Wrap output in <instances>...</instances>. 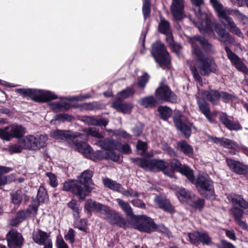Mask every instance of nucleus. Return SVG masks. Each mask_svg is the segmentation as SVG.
<instances>
[{"instance_id":"nucleus-1","label":"nucleus","mask_w":248,"mask_h":248,"mask_svg":"<svg viewBox=\"0 0 248 248\" xmlns=\"http://www.w3.org/2000/svg\"><path fill=\"white\" fill-rule=\"evenodd\" d=\"M189 42L191 45L192 53L195 61V67L192 68L191 71L195 80L200 82L201 77L198 71L202 75H207L211 72L216 71L217 66L213 60L204 56L199 47L202 46L206 50L209 51L211 50L212 46L207 40L200 37L191 38Z\"/></svg>"},{"instance_id":"nucleus-2","label":"nucleus","mask_w":248,"mask_h":248,"mask_svg":"<svg viewBox=\"0 0 248 248\" xmlns=\"http://www.w3.org/2000/svg\"><path fill=\"white\" fill-rule=\"evenodd\" d=\"M210 0L217 13L220 21L225 25H227V28L230 29L231 31L236 34L239 37H242L243 34L241 31L237 28L235 24L229 17V15L232 13L231 11L228 8H224L217 0Z\"/></svg>"},{"instance_id":"nucleus-3","label":"nucleus","mask_w":248,"mask_h":248,"mask_svg":"<svg viewBox=\"0 0 248 248\" xmlns=\"http://www.w3.org/2000/svg\"><path fill=\"white\" fill-rule=\"evenodd\" d=\"M75 148L78 150L87 158H90L93 160L97 158H109L114 161H118L119 159V156L115 154L111 150L104 149L106 151V155H101V152L98 151L94 153L93 152L91 147L85 142H77L75 141L73 143Z\"/></svg>"},{"instance_id":"nucleus-4","label":"nucleus","mask_w":248,"mask_h":248,"mask_svg":"<svg viewBox=\"0 0 248 248\" xmlns=\"http://www.w3.org/2000/svg\"><path fill=\"white\" fill-rule=\"evenodd\" d=\"M132 160L133 162H135L145 170L152 171L162 170L166 175H168L170 177H173L174 176L173 171L167 169L169 164L163 160H158L156 159L148 160L139 158H133Z\"/></svg>"},{"instance_id":"nucleus-5","label":"nucleus","mask_w":248,"mask_h":248,"mask_svg":"<svg viewBox=\"0 0 248 248\" xmlns=\"http://www.w3.org/2000/svg\"><path fill=\"white\" fill-rule=\"evenodd\" d=\"M193 183L202 194L211 200L215 199L212 182L207 174L200 173Z\"/></svg>"},{"instance_id":"nucleus-6","label":"nucleus","mask_w":248,"mask_h":248,"mask_svg":"<svg viewBox=\"0 0 248 248\" xmlns=\"http://www.w3.org/2000/svg\"><path fill=\"white\" fill-rule=\"evenodd\" d=\"M152 54L155 61L160 65H168L170 63V56L161 42H156L153 44Z\"/></svg>"},{"instance_id":"nucleus-7","label":"nucleus","mask_w":248,"mask_h":248,"mask_svg":"<svg viewBox=\"0 0 248 248\" xmlns=\"http://www.w3.org/2000/svg\"><path fill=\"white\" fill-rule=\"evenodd\" d=\"M24 146L26 149L36 150L44 147L46 145L47 137L45 135H28L23 137Z\"/></svg>"},{"instance_id":"nucleus-8","label":"nucleus","mask_w":248,"mask_h":248,"mask_svg":"<svg viewBox=\"0 0 248 248\" xmlns=\"http://www.w3.org/2000/svg\"><path fill=\"white\" fill-rule=\"evenodd\" d=\"M25 132V128L21 125L12 124L0 129V138L3 140H9L13 138L21 137Z\"/></svg>"},{"instance_id":"nucleus-9","label":"nucleus","mask_w":248,"mask_h":248,"mask_svg":"<svg viewBox=\"0 0 248 248\" xmlns=\"http://www.w3.org/2000/svg\"><path fill=\"white\" fill-rule=\"evenodd\" d=\"M196 20L194 24L198 28L201 32L209 33L211 31V21L207 14L202 12L198 8V11L196 13Z\"/></svg>"},{"instance_id":"nucleus-10","label":"nucleus","mask_w":248,"mask_h":248,"mask_svg":"<svg viewBox=\"0 0 248 248\" xmlns=\"http://www.w3.org/2000/svg\"><path fill=\"white\" fill-rule=\"evenodd\" d=\"M155 97L158 103L170 102L176 103V95L166 85H160L155 91Z\"/></svg>"},{"instance_id":"nucleus-11","label":"nucleus","mask_w":248,"mask_h":248,"mask_svg":"<svg viewBox=\"0 0 248 248\" xmlns=\"http://www.w3.org/2000/svg\"><path fill=\"white\" fill-rule=\"evenodd\" d=\"M136 219V228L140 231L151 232L156 230L157 225L151 218L143 215L138 217Z\"/></svg>"},{"instance_id":"nucleus-12","label":"nucleus","mask_w":248,"mask_h":248,"mask_svg":"<svg viewBox=\"0 0 248 248\" xmlns=\"http://www.w3.org/2000/svg\"><path fill=\"white\" fill-rule=\"evenodd\" d=\"M96 144L102 149L108 150L117 149L120 152L125 154H129L131 152L129 145L127 144L123 145L119 143L117 144L114 141L108 139L99 140Z\"/></svg>"},{"instance_id":"nucleus-13","label":"nucleus","mask_w":248,"mask_h":248,"mask_svg":"<svg viewBox=\"0 0 248 248\" xmlns=\"http://www.w3.org/2000/svg\"><path fill=\"white\" fill-rule=\"evenodd\" d=\"M8 246L10 248H21L24 238L16 230L12 229L6 235Z\"/></svg>"},{"instance_id":"nucleus-14","label":"nucleus","mask_w":248,"mask_h":248,"mask_svg":"<svg viewBox=\"0 0 248 248\" xmlns=\"http://www.w3.org/2000/svg\"><path fill=\"white\" fill-rule=\"evenodd\" d=\"M93 172L90 170H85L78 177L79 185L81 186L82 191H87L85 194V197L89 195L93 189L92 185V177Z\"/></svg>"},{"instance_id":"nucleus-15","label":"nucleus","mask_w":248,"mask_h":248,"mask_svg":"<svg viewBox=\"0 0 248 248\" xmlns=\"http://www.w3.org/2000/svg\"><path fill=\"white\" fill-rule=\"evenodd\" d=\"M102 215H104L105 219L110 224H117L120 226H123L124 224V220L117 212L110 210L106 206Z\"/></svg>"},{"instance_id":"nucleus-16","label":"nucleus","mask_w":248,"mask_h":248,"mask_svg":"<svg viewBox=\"0 0 248 248\" xmlns=\"http://www.w3.org/2000/svg\"><path fill=\"white\" fill-rule=\"evenodd\" d=\"M63 189L66 191H70L77 195L79 198L84 199L87 191H82L81 185H79L78 181L71 180L65 182L63 184Z\"/></svg>"},{"instance_id":"nucleus-17","label":"nucleus","mask_w":248,"mask_h":248,"mask_svg":"<svg viewBox=\"0 0 248 248\" xmlns=\"http://www.w3.org/2000/svg\"><path fill=\"white\" fill-rule=\"evenodd\" d=\"M31 97L37 102H45L48 100L54 99L57 98V96L50 91L32 89Z\"/></svg>"},{"instance_id":"nucleus-18","label":"nucleus","mask_w":248,"mask_h":248,"mask_svg":"<svg viewBox=\"0 0 248 248\" xmlns=\"http://www.w3.org/2000/svg\"><path fill=\"white\" fill-rule=\"evenodd\" d=\"M226 163L230 170L238 174H245L248 173V167L241 162L227 158Z\"/></svg>"},{"instance_id":"nucleus-19","label":"nucleus","mask_w":248,"mask_h":248,"mask_svg":"<svg viewBox=\"0 0 248 248\" xmlns=\"http://www.w3.org/2000/svg\"><path fill=\"white\" fill-rule=\"evenodd\" d=\"M173 121L176 127L180 130L186 137H188L190 136L192 127L193 125L190 123L184 124L182 122L180 119V113L176 114L173 117Z\"/></svg>"},{"instance_id":"nucleus-20","label":"nucleus","mask_w":248,"mask_h":248,"mask_svg":"<svg viewBox=\"0 0 248 248\" xmlns=\"http://www.w3.org/2000/svg\"><path fill=\"white\" fill-rule=\"evenodd\" d=\"M170 11L174 19L181 20L186 17L184 12V3H171Z\"/></svg>"},{"instance_id":"nucleus-21","label":"nucleus","mask_w":248,"mask_h":248,"mask_svg":"<svg viewBox=\"0 0 248 248\" xmlns=\"http://www.w3.org/2000/svg\"><path fill=\"white\" fill-rule=\"evenodd\" d=\"M225 50L227 54V56L229 60L235 65V67L239 71L245 73L248 72V70L244 63L241 61L239 57L234 54L230 48L226 46Z\"/></svg>"},{"instance_id":"nucleus-22","label":"nucleus","mask_w":248,"mask_h":248,"mask_svg":"<svg viewBox=\"0 0 248 248\" xmlns=\"http://www.w3.org/2000/svg\"><path fill=\"white\" fill-rule=\"evenodd\" d=\"M176 195L179 201L182 203H190L191 200L194 198V195L184 188L176 187L175 189Z\"/></svg>"},{"instance_id":"nucleus-23","label":"nucleus","mask_w":248,"mask_h":248,"mask_svg":"<svg viewBox=\"0 0 248 248\" xmlns=\"http://www.w3.org/2000/svg\"><path fill=\"white\" fill-rule=\"evenodd\" d=\"M13 170L12 168L0 166V185L4 186L15 179L14 175L12 174L9 176L4 175Z\"/></svg>"},{"instance_id":"nucleus-24","label":"nucleus","mask_w":248,"mask_h":248,"mask_svg":"<svg viewBox=\"0 0 248 248\" xmlns=\"http://www.w3.org/2000/svg\"><path fill=\"white\" fill-rule=\"evenodd\" d=\"M106 206L92 199H88L85 204V209L88 212L95 211L102 214Z\"/></svg>"},{"instance_id":"nucleus-25","label":"nucleus","mask_w":248,"mask_h":248,"mask_svg":"<svg viewBox=\"0 0 248 248\" xmlns=\"http://www.w3.org/2000/svg\"><path fill=\"white\" fill-rule=\"evenodd\" d=\"M227 198L230 202L233 204L239 203L242 208L244 209L245 214L248 215V202L239 195L233 193L227 195Z\"/></svg>"},{"instance_id":"nucleus-26","label":"nucleus","mask_w":248,"mask_h":248,"mask_svg":"<svg viewBox=\"0 0 248 248\" xmlns=\"http://www.w3.org/2000/svg\"><path fill=\"white\" fill-rule=\"evenodd\" d=\"M154 201L158 207L164 211L172 213L174 212V208L167 199L160 197H156Z\"/></svg>"},{"instance_id":"nucleus-27","label":"nucleus","mask_w":248,"mask_h":248,"mask_svg":"<svg viewBox=\"0 0 248 248\" xmlns=\"http://www.w3.org/2000/svg\"><path fill=\"white\" fill-rule=\"evenodd\" d=\"M49 235L41 230L34 231L32 234V239L34 242L39 245H44L48 241Z\"/></svg>"},{"instance_id":"nucleus-28","label":"nucleus","mask_w":248,"mask_h":248,"mask_svg":"<svg viewBox=\"0 0 248 248\" xmlns=\"http://www.w3.org/2000/svg\"><path fill=\"white\" fill-rule=\"evenodd\" d=\"M212 140L216 143L225 148L235 149L238 147V144L235 141L226 138H212Z\"/></svg>"},{"instance_id":"nucleus-29","label":"nucleus","mask_w":248,"mask_h":248,"mask_svg":"<svg viewBox=\"0 0 248 248\" xmlns=\"http://www.w3.org/2000/svg\"><path fill=\"white\" fill-rule=\"evenodd\" d=\"M219 120L227 128L231 130H238L242 129V127L239 124L230 121L225 113L222 114L219 116Z\"/></svg>"},{"instance_id":"nucleus-30","label":"nucleus","mask_w":248,"mask_h":248,"mask_svg":"<svg viewBox=\"0 0 248 248\" xmlns=\"http://www.w3.org/2000/svg\"><path fill=\"white\" fill-rule=\"evenodd\" d=\"M202 95L203 98L209 100L214 104L217 103L220 97V94L217 91L213 90L202 92Z\"/></svg>"},{"instance_id":"nucleus-31","label":"nucleus","mask_w":248,"mask_h":248,"mask_svg":"<svg viewBox=\"0 0 248 248\" xmlns=\"http://www.w3.org/2000/svg\"><path fill=\"white\" fill-rule=\"evenodd\" d=\"M85 122L89 125L106 126L108 124V120L106 119H97L93 117L87 116L85 117Z\"/></svg>"},{"instance_id":"nucleus-32","label":"nucleus","mask_w":248,"mask_h":248,"mask_svg":"<svg viewBox=\"0 0 248 248\" xmlns=\"http://www.w3.org/2000/svg\"><path fill=\"white\" fill-rule=\"evenodd\" d=\"M103 184L106 187H108L110 189L116 191L119 193L122 191L123 187L122 186L109 178H106L103 180Z\"/></svg>"},{"instance_id":"nucleus-33","label":"nucleus","mask_w":248,"mask_h":248,"mask_svg":"<svg viewBox=\"0 0 248 248\" xmlns=\"http://www.w3.org/2000/svg\"><path fill=\"white\" fill-rule=\"evenodd\" d=\"M50 136L56 140H64L69 139L71 135L69 131L55 130L50 132Z\"/></svg>"},{"instance_id":"nucleus-34","label":"nucleus","mask_w":248,"mask_h":248,"mask_svg":"<svg viewBox=\"0 0 248 248\" xmlns=\"http://www.w3.org/2000/svg\"><path fill=\"white\" fill-rule=\"evenodd\" d=\"M24 140L23 138L18 140L16 144H12L9 145L8 151L10 154L18 153L21 152L23 149H26L24 146Z\"/></svg>"},{"instance_id":"nucleus-35","label":"nucleus","mask_w":248,"mask_h":248,"mask_svg":"<svg viewBox=\"0 0 248 248\" xmlns=\"http://www.w3.org/2000/svg\"><path fill=\"white\" fill-rule=\"evenodd\" d=\"M116 201L127 216L135 218L132 208L128 202H125L120 199H117Z\"/></svg>"},{"instance_id":"nucleus-36","label":"nucleus","mask_w":248,"mask_h":248,"mask_svg":"<svg viewBox=\"0 0 248 248\" xmlns=\"http://www.w3.org/2000/svg\"><path fill=\"white\" fill-rule=\"evenodd\" d=\"M157 110L159 117L164 120H167L172 114L171 109L166 106H159Z\"/></svg>"},{"instance_id":"nucleus-37","label":"nucleus","mask_w":248,"mask_h":248,"mask_svg":"<svg viewBox=\"0 0 248 248\" xmlns=\"http://www.w3.org/2000/svg\"><path fill=\"white\" fill-rule=\"evenodd\" d=\"M158 102L153 96H148L142 98L140 101V104L145 108H152L155 106Z\"/></svg>"},{"instance_id":"nucleus-38","label":"nucleus","mask_w":248,"mask_h":248,"mask_svg":"<svg viewBox=\"0 0 248 248\" xmlns=\"http://www.w3.org/2000/svg\"><path fill=\"white\" fill-rule=\"evenodd\" d=\"M112 106L118 111L124 113H128L132 109V106L131 105L118 102H114Z\"/></svg>"},{"instance_id":"nucleus-39","label":"nucleus","mask_w":248,"mask_h":248,"mask_svg":"<svg viewBox=\"0 0 248 248\" xmlns=\"http://www.w3.org/2000/svg\"><path fill=\"white\" fill-rule=\"evenodd\" d=\"M178 146L180 150L186 155L189 156L193 155V149L186 142L184 141H180L178 143Z\"/></svg>"},{"instance_id":"nucleus-40","label":"nucleus","mask_w":248,"mask_h":248,"mask_svg":"<svg viewBox=\"0 0 248 248\" xmlns=\"http://www.w3.org/2000/svg\"><path fill=\"white\" fill-rule=\"evenodd\" d=\"M183 175L186 177L192 183L195 182L193 170L188 167L183 166L179 171Z\"/></svg>"},{"instance_id":"nucleus-41","label":"nucleus","mask_w":248,"mask_h":248,"mask_svg":"<svg viewBox=\"0 0 248 248\" xmlns=\"http://www.w3.org/2000/svg\"><path fill=\"white\" fill-rule=\"evenodd\" d=\"M158 30L163 34L170 33L171 30L169 22L165 19H161L158 25Z\"/></svg>"},{"instance_id":"nucleus-42","label":"nucleus","mask_w":248,"mask_h":248,"mask_svg":"<svg viewBox=\"0 0 248 248\" xmlns=\"http://www.w3.org/2000/svg\"><path fill=\"white\" fill-rule=\"evenodd\" d=\"M215 31L219 36L220 41L224 43L230 41L229 34L225 29H220L218 26H216Z\"/></svg>"},{"instance_id":"nucleus-43","label":"nucleus","mask_w":248,"mask_h":248,"mask_svg":"<svg viewBox=\"0 0 248 248\" xmlns=\"http://www.w3.org/2000/svg\"><path fill=\"white\" fill-rule=\"evenodd\" d=\"M231 203L233 205V207L231 210V213L234 217L235 220L237 218H241L243 216V214L245 213L244 212V209L242 208V209H241L238 208V206L241 207L239 203L233 204L232 202Z\"/></svg>"},{"instance_id":"nucleus-44","label":"nucleus","mask_w":248,"mask_h":248,"mask_svg":"<svg viewBox=\"0 0 248 248\" xmlns=\"http://www.w3.org/2000/svg\"><path fill=\"white\" fill-rule=\"evenodd\" d=\"M197 101L200 110L209 121H211V119L209 115L210 109L208 105L204 102L201 103L199 100Z\"/></svg>"},{"instance_id":"nucleus-45","label":"nucleus","mask_w":248,"mask_h":248,"mask_svg":"<svg viewBox=\"0 0 248 248\" xmlns=\"http://www.w3.org/2000/svg\"><path fill=\"white\" fill-rule=\"evenodd\" d=\"M53 109L57 111V110H64L69 108V105L64 100H61L59 102H54L51 105Z\"/></svg>"},{"instance_id":"nucleus-46","label":"nucleus","mask_w":248,"mask_h":248,"mask_svg":"<svg viewBox=\"0 0 248 248\" xmlns=\"http://www.w3.org/2000/svg\"><path fill=\"white\" fill-rule=\"evenodd\" d=\"M188 204L194 208L201 209L203 206L204 201L196 198L194 195V198L191 200L190 203H189Z\"/></svg>"},{"instance_id":"nucleus-47","label":"nucleus","mask_w":248,"mask_h":248,"mask_svg":"<svg viewBox=\"0 0 248 248\" xmlns=\"http://www.w3.org/2000/svg\"><path fill=\"white\" fill-rule=\"evenodd\" d=\"M23 194L20 192H16L11 194L12 202L13 204L19 205L23 199Z\"/></svg>"},{"instance_id":"nucleus-48","label":"nucleus","mask_w":248,"mask_h":248,"mask_svg":"<svg viewBox=\"0 0 248 248\" xmlns=\"http://www.w3.org/2000/svg\"><path fill=\"white\" fill-rule=\"evenodd\" d=\"M134 91L132 88H128L119 93L117 94V98L119 99H124L133 94Z\"/></svg>"},{"instance_id":"nucleus-49","label":"nucleus","mask_w":248,"mask_h":248,"mask_svg":"<svg viewBox=\"0 0 248 248\" xmlns=\"http://www.w3.org/2000/svg\"><path fill=\"white\" fill-rule=\"evenodd\" d=\"M200 234L201 233L198 232L188 233L187 235L189 238V241L192 244L197 245L199 243Z\"/></svg>"},{"instance_id":"nucleus-50","label":"nucleus","mask_w":248,"mask_h":248,"mask_svg":"<svg viewBox=\"0 0 248 248\" xmlns=\"http://www.w3.org/2000/svg\"><path fill=\"white\" fill-rule=\"evenodd\" d=\"M143 14L145 18L150 14V7L149 0H144L142 7Z\"/></svg>"},{"instance_id":"nucleus-51","label":"nucleus","mask_w":248,"mask_h":248,"mask_svg":"<svg viewBox=\"0 0 248 248\" xmlns=\"http://www.w3.org/2000/svg\"><path fill=\"white\" fill-rule=\"evenodd\" d=\"M84 131L88 135H91L97 138H101L102 137L101 134L95 128L85 129Z\"/></svg>"},{"instance_id":"nucleus-52","label":"nucleus","mask_w":248,"mask_h":248,"mask_svg":"<svg viewBox=\"0 0 248 248\" xmlns=\"http://www.w3.org/2000/svg\"><path fill=\"white\" fill-rule=\"evenodd\" d=\"M199 242L202 243L203 245H209L211 243V240L207 234L201 233L199 239Z\"/></svg>"},{"instance_id":"nucleus-53","label":"nucleus","mask_w":248,"mask_h":248,"mask_svg":"<svg viewBox=\"0 0 248 248\" xmlns=\"http://www.w3.org/2000/svg\"><path fill=\"white\" fill-rule=\"evenodd\" d=\"M46 176L49 180V183L51 186L56 187L58 185V181L55 175L51 172H47Z\"/></svg>"},{"instance_id":"nucleus-54","label":"nucleus","mask_w":248,"mask_h":248,"mask_svg":"<svg viewBox=\"0 0 248 248\" xmlns=\"http://www.w3.org/2000/svg\"><path fill=\"white\" fill-rule=\"evenodd\" d=\"M220 97L225 102H229L231 101H233L236 99V97L235 96L226 93H222L220 94Z\"/></svg>"},{"instance_id":"nucleus-55","label":"nucleus","mask_w":248,"mask_h":248,"mask_svg":"<svg viewBox=\"0 0 248 248\" xmlns=\"http://www.w3.org/2000/svg\"><path fill=\"white\" fill-rule=\"evenodd\" d=\"M31 212L30 209H27V210L21 211L18 212L17 216L18 217V218L21 220V221H23L24 219H25L28 217H29L31 214Z\"/></svg>"},{"instance_id":"nucleus-56","label":"nucleus","mask_w":248,"mask_h":248,"mask_svg":"<svg viewBox=\"0 0 248 248\" xmlns=\"http://www.w3.org/2000/svg\"><path fill=\"white\" fill-rule=\"evenodd\" d=\"M234 15L244 24L248 23V17L238 11L234 12Z\"/></svg>"},{"instance_id":"nucleus-57","label":"nucleus","mask_w":248,"mask_h":248,"mask_svg":"<svg viewBox=\"0 0 248 248\" xmlns=\"http://www.w3.org/2000/svg\"><path fill=\"white\" fill-rule=\"evenodd\" d=\"M64 237L66 240L69 241L71 243H73L75 241L74 231L72 229H69Z\"/></svg>"},{"instance_id":"nucleus-58","label":"nucleus","mask_w":248,"mask_h":248,"mask_svg":"<svg viewBox=\"0 0 248 248\" xmlns=\"http://www.w3.org/2000/svg\"><path fill=\"white\" fill-rule=\"evenodd\" d=\"M149 79V76L147 73H144L140 78L138 85L141 88H144Z\"/></svg>"},{"instance_id":"nucleus-59","label":"nucleus","mask_w":248,"mask_h":248,"mask_svg":"<svg viewBox=\"0 0 248 248\" xmlns=\"http://www.w3.org/2000/svg\"><path fill=\"white\" fill-rule=\"evenodd\" d=\"M121 193L126 197H137L139 195L137 192L135 191L132 189L124 190L123 188H122V191L121 192Z\"/></svg>"},{"instance_id":"nucleus-60","label":"nucleus","mask_w":248,"mask_h":248,"mask_svg":"<svg viewBox=\"0 0 248 248\" xmlns=\"http://www.w3.org/2000/svg\"><path fill=\"white\" fill-rule=\"evenodd\" d=\"M16 91L21 95L24 96L31 97L32 89H17Z\"/></svg>"},{"instance_id":"nucleus-61","label":"nucleus","mask_w":248,"mask_h":248,"mask_svg":"<svg viewBox=\"0 0 248 248\" xmlns=\"http://www.w3.org/2000/svg\"><path fill=\"white\" fill-rule=\"evenodd\" d=\"M171 167L175 170L179 171L180 169L183 167L182 164L178 160L174 159L170 162Z\"/></svg>"},{"instance_id":"nucleus-62","label":"nucleus","mask_w":248,"mask_h":248,"mask_svg":"<svg viewBox=\"0 0 248 248\" xmlns=\"http://www.w3.org/2000/svg\"><path fill=\"white\" fill-rule=\"evenodd\" d=\"M57 246L58 248H68L64 240L59 237H58L57 239Z\"/></svg>"},{"instance_id":"nucleus-63","label":"nucleus","mask_w":248,"mask_h":248,"mask_svg":"<svg viewBox=\"0 0 248 248\" xmlns=\"http://www.w3.org/2000/svg\"><path fill=\"white\" fill-rule=\"evenodd\" d=\"M165 35H166V41L168 44L171 46H173L174 43L173 42V37L171 34V31L170 33L168 34H165Z\"/></svg>"},{"instance_id":"nucleus-64","label":"nucleus","mask_w":248,"mask_h":248,"mask_svg":"<svg viewBox=\"0 0 248 248\" xmlns=\"http://www.w3.org/2000/svg\"><path fill=\"white\" fill-rule=\"evenodd\" d=\"M219 248H235L232 244L226 241H221V246Z\"/></svg>"}]
</instances>
